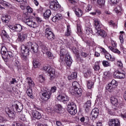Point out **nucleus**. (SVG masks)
I'll list each match as a JSON object with an SVG mask.
<instances>
[{"mask_svg": "<svg viewBox=\"0 0 126 126\" xmlns=\"http://www.w3.org/2000/svg\"><path fill=\"white\" fill-rule=\"evenodd\" d=\"M65 52H66V50L65 49H61L60 51V59L61 61H63V59H64V55H65Z\"/></svg>", "mask_w": 126, "mask_h": 126, "instance_id": "bb28decb", "label": "nucleus"}, {"mask_svg": "<svg viewBox=\"0 0 126 126\" xmlns=\"http://www.w3.org/2000/svg\"><path fill=\"white\" fill-rule=\"evenodd\" d=\"M13 29L17 32H20L22 30V27L19 24H16L13 27Z\"/></svg>", "mask_w": 126, "mask_h": 126, "instance_id": "4be33fe9", "label": "nucleus"}, {"mask_svg": "<svg viewBox=\"0 0 126 126\" xmlns=\"http://www.w3.org/2000/svg\"><path fill=\"white\" fill-rule=\"evenodd\" d=\"M38 49H39V46L36 43L28 42L26 43V46L24 45L21 46V52L22 54H25V55L29 56L30 50L33 53H37Z\"/></svg>", "mask_w": 126, "mask_h": 126, "instance_id": "f03ea898", "label": "nucleus"}, {"mask_svg": "<svg viewBox=\"0 0 126 126\" xmlns=\"http://www.w3.org/2000/svg\"><path fill=\"white\" fill-rule=\"evenodd\" d=\"M65 62L67 66H70L72 63V59L68 54H67L65 58Z\"/></svg>", "mask_w": 126, "mask_h": 126, "instance_id": "f8f14e48", "label": "nucleus"}, {"mask_svg": "<svg viewBox=\"0 0 126 126\" xmlns=\"http://www.w3.org/2000/svg\"><path fill=\"white\" fill-rule=\"evenodd\" d=\"M43 70L48 74L49 76H50V79L52 80L56 76V72H55V69L51 67V66H44L43 68Z\"/></svg>", "mask_w": 126, "mask_h": 126, "instance_id": "423d86ee", "label": "nucleus"}, {"mask_svg": "<svg viewBox=\"0 0 126 126\" xmlns=\"http://www.w3.org/2000/svg\"><path fill=\"white\" fill-rule=\"evenodd\" d=\"M114 10L117 13H119V12H121L122 11V8L120 6H118L116 8H115Z\"/></svg>", "mask_w": 126, "mask_h": 126, "instance_id": "a18cd8bd", "label": "nucleus"}, {"mask_svg": "<svg viewBox=\"0 0 126 126\" xmlns=\"http://www.w3.org/2000/svg\"><path fill=\"white\" fill-rule=\"evenodd\" d=\"M56 91H57V87H56V86H54L52 87L51 89V92L52 93H55V92H56Z\"/></svg>", "mask_w": 126, "mask_h": 126, "instance_id": "4d7b16f0", "label": "nucleus"}, {"mask_svg": "<svg viewBox=\"0 0 126 126\" xmlns=\"http://www.w3.org/2000/svg\"><path fill=\"white\" fill-rule=\"evenodd\" d=\"M85 111L86 113H88L91 109V100H88L85 105Z\"/></svg>", "mask_w": 126, "mask_h": 126, "instance_id": "dca6fc26", "label": "nucleus"}, {"mask_svg": "<svg viewBox=\"0 0 126 126\" xmlns=\"http://www.w3.org/2000/svg\"><path fill=\"white\" fill-rule=\"evenodd\" d=\"M45 37L47 38L48 40H50V41H53V40H55V38H56V36L55 34L53 32H52V28L50 26L46 25L45 27Z\"/></svg>", "mask_w": 126, "mask_h": 126, "instance_id": "20e7f679", "label": "nucleus"}, {"mask_svg": "<svg viewBox=\"0 0 126 126\" xmlns=\"http://www.w3.org/2000/svg\"><path fill=\"white\" fill-rule=\"evenodd\" d=\"M91 115L92 117L93 120L97 119L98 116L99 115V109L97 108H94L93 109Z\"/></svg>", "mask_w": 126, "mask_h": 126, "instance_id": "9b49d317", "label": "nucleus"}, {"mask_svg": "<svg viewBox=\"0 0 126 126\" xmlns=\"http://www.w3.org/2000/svg\"><path fill=\"white\" fill-rule=\"evenodd\" d=\"M26 9L27 12H29V13H32L33 12V9L29 6L26 7Z\"/></svg>", "mask_w": 126, "mask_h": 126, "instance_id": "49530a36", "label": "nucleus"}, {"mask_svg": "<svg viewBox=\"0 0 126 126\" xmlns=\"http://www.w3.org/2000/svg\"><path fill=\"white\" fill-rule=\"evenodd\" d=\"M94 56L95 57H100V53L97 52V50L96 49L94 52Z\"/></svg>", "mask_w": 126, "mask_h": 126, "instance_id": "69168bd1", "label": "nucleus"}, {"mask_svg": "<svg viewBox=\"0 0 126 126\" xmlns=\"http://www.w3.org/2000/svg\"><path fill=\"white\" fill-rule=\"evenodd\" d=\"M39 81L41 83L45 81V77H44L42 75H39Z\"/></svg>", "mask_w": 126, "mask_h": 126, "instance_id": "864d4df0", "label": "nucleus"}, {"mask_svg": "<svg viewBox=\"0 0 126 126\" xmlns=\"http://www.w3.org/2000/svg\"><path fill=\"white\" fill-rule=\"evenodd\" d=\"M85 30L87 32V33H92V29H91V27L90 26V23L86 24Z\"/></svg>", "mask_w": 126, "mask_h": 126, "instance_id": "b1692460", "label": "nucleus"}, {"mask_svg": "<svg viewBox=\"0 0 126 126\" xmlns=\"http://www.w3.org/2000/svg\"><path fill=\"white\" fill-rule=\"evenodd\" d=\"M113 88H116L115 87H114L112 84H109L108 85V86L106 87L107 90L108 91H110V90H112Z\"/></svg>", "mask_w": 126, "mask_h": 126, "instance_id": "37998d69", "label": "nucleus"}, {"mask_svg": "<svg viewBox=\"0 0 126 126\" xmlns=\"http://www.w3.org/2000/svg\"><path fill=\"white\" fill-rule=\"evenodd\" d=\"M108 124L109 126H120L121 123L118 119H110Z\"/></svg>", "mask_w": 126, "mask_h": 126, "instance_id": "9d476101", "label": "nucleus"}, {"mask_svg": "<svg viewBox=\"0 0 126 126\" xmlns=\"http://www.w3.org/2000/svg\"><path fill=\"white\" fill-rule=\"evenodd\" d=\"M97 3H98V5H100V6H104L105 5V0H97Z\"/></svg>", "mask_w": 126, "mask_h": 126, "instance_id": "ea45409f", "label": "nucleus"}, {"mask_svg": "<svg viewBox=\"0 0 126 126\" xmlns=\"http://www.w3.org/2000/svg\"><path fill=\"white\" fill-rule=\"evenodd\" d=\"M72 87H74L75 88H78V82L75 81L72 83Z\"/></svg>", "mask_w": 126, "mask_h": 126, "instance_id": "603ef678", "label": "nucleus"}, {"mask_svg": "<svg viewBox=\"0 0 126 126\" xmlns=\"http://www.w3.org/2000/svg\"><path fill=\"white\" fill-rule=\"evenodd\" d=\"M10 83L11 84H14V83H17V81H16L15 78H12V80L10 81Z\"/></svg>", "mask_w": 126, "mask_h": 126, "instance_id": "052dcab7", "label": "nucleus"}, {"mask_svg": "<svg viewBox=\"0 0 126 126\" xmlns=\"http://www.w3.org/2000/svg\"><path fill=\"white\" fill-rule=\"evenodd\" d=\"M77 30L78 35H81V34L82 33V32H81V29L80 28V27H77Z\"/></svg>", "mask_w": 126, "mask_h": 126, "instance_id": "6e6d98bb", "label": "nucleus"}, {"mask_svg": "<svg viewBox=\"0 0 126 126\" xmlns=\"http://www.w3.org/2000/svg\"><path fill=\"white\" fill-rule=\"evenodd\" d=\"M28 83L29 85V86H30L31 87H34V86H35V84L34 83V82L32 81V79H31V78H28Z\"/></svg>", "mask_w": 126, "mask_h": 126, "instance_id": "f704fd0d", "label": "nucleus"}, {"mask_svg": "<svg viewBox=\"0 0 126 126\" xmlns=\"http://www.w3.org/2000/svg\"><path fill=\"white\" fill-rule=\"evenodd\" d=\"M91 75V71L90 70H88L87 72L84 74V76L86 78H88V77H90Z\"/></svg>", "mask_w": 126, "mask_h": 126, "instance_id": "79ce46f5", "label": "nucleus"}, {"mask_svg": "<svg viewBox=\"0 0 126 126\" xmlns=\"http://www.w3.org/2000/svg\"><path fill=\"white\" fill-rule=\"evenodd\" d=\"M72 50L74 55H75L76 57L77 58H79V51H78V50L76 49V48L73 47L72 48Z\"/></svg>", "mask_w": 126, "mask_h": 126, "instance_id": "473e14b6", "label": "nucleus"}, {"mask_svg": "<svg viewBox=\"0 0 126 126\" xmlns=\"http://www.w3.org/2000/svg\"><path fill=\"white\" fill-rule=\"evenodd\" d=\"M110 84H111V85L113 86L114 87L116 88V86H117L118 85V83L116 81V80H112Z\"/></svg>", "mask_w": 126, "mask_h": 126, "instance_id": "09e8293b", "label": "nucleus"}, {"mask_svg": "<svg viewBox=\"0 0 126 126\" xmlns=\"http://www.w3.org/2000/svg\"><path fill=\"white\" fill-rule=\"evenodd\" d=\"M49 1L50 2V9H52V10H57L58 8L61 7V5L55 1V0H49Z\"/></svg>", "mask_w": 126, "mask_h": 126, "instance_id": "1a4fd4ad", "label": "nucleus"}, {"mask_svg": "<svg viewBox=\"0 0 126 126\" xmlns=\"http://www.w3.org/2000/svg\"><path fill=\"white\" fill-rule=\"evenodd\" d=\"M1 55L3 60H10L12 58V53L11 52H8L6 50L5 46L2 47L1 49Z\"/></svg>", "mask_w": 126, "mask_h": 126, "instance_id": "39448f33", "label": "nucleus"}, {"mask_svg": "<svg viewBox=\"0 0 126 126\" xmlns=\"http://www.w3.org/2000/svg\"><path fill=\"white\" fill-rule=\"evenodd\" d=\"M94 69L97 71V70H99V69H100V65L99 64V62H96L94 64Z\"/></svg>", "mask_w": 126, "mask_h": 126, "instance_id": "a19ab883", "label": "nucleus"}, {"mask_svg": "<svg viewBox=\"0 0 126 126\" xmlns=\"http://www.w3.org/2000/svg\"><path fill=\"white\" fill-rule=\"evenodd\" d=\"M56 125L57 126H62V123L60 121L56 122Z\"/></svg>", "mask_w": 126, "mask_h": 126, "instance_id": "774afa93", "label": "nucleus"}, {"mask_svg": "<svg viewBox=\"0 0 126 126\" xmlns=\"http://www.w3.org/2000/svg\"><path fill=\"white\" fill-rule=\"evenodd\" d=\"M105 58L107 60H113V59H111V55L109 53H106L105 54Z\"/></svg>", "mask_w": 126, "mask_h": 126, "instance_id": "5fc2aeb1", "label": "nucleus"}, {"mask_svg": "<svg viewBox=\"0 0 126 126\" xmlns=\"http://www.w3.org/2000/svg\"><path fill=\"white\" fill-rule=\"evenodd\" d=\"M109 48L110 49V51H112V52H113V53H115V54H118V55L121 54V51H120L118 49L114 48L112 46H109Z\"/></svg>", "mask_w": 126, "mask_h": 126, "instance_id": "2f4dec72", "label": "nucleus"}, {"mask_svg": "<svg viewBox=\"0 0 126 126\" xmlns=\"http://www.w3.org/2000/svg\"><path fill=\"white\" fill-rule=\"evenodd\" d=\"M57 99L61 102L65 101L66 102V103H68L67 106V110L69 114L72 115H75V114L77 113V110H76V105H75L73 102L71 101V100L68 101L69 99L68 98V97L65 95V94H60L58 95Z\"/></svg>", "mask_w": 126, "mask_h": 126, "instance_id": "f257e3e1", "label": "nucleus"}, {"mask_svg": "<svg viewBox=\"0 0 126 126\" xmlns=\"http://www.w3.org/2000/svg\"><path fill=\"white\" fill-rule=\"evenodd\" d=\"M82 94V90L81 88H76V93L75 95H76L77 97H80Z\"/></svg>", "mask_w": 126, "mask_h": 126, "instance_id": "a878e982", "label": "nucleus"}, {"mask_svg": "<svg viewBox=\"0 0 126 126\" xmlns=\"http://www.w3.org/2000/svg\"><path fill=\"white\" fill-rule=\"evenodd\" d=\"M40 93L42 94V99H43L44 101H48V100L51 98V95H52L51 92H48L44 89L42 90Z\"/></svg>", "mask_w": 126, "mask_h": 126, "instance_id": "0eeeda50", "label": "nucleus"}, {"mask_svg": "<svg viewBox=\"0 0 126 126\" xmlns=\"http://www.w3.org/2000/svg\"><path fill=\"white\" fill-rule=\"evenodd\" d=\"M121 44L124 43V37L123 34H121L119 37Z\"/></svg>", "mask_w": 126, "mask_h": 126, "instance_id": "680f3d73", "label": "nucleus"}, {"mask_svg": "<svg viewBox=\"0 0 126 126\" xmlns=\"http://www.w3.org/2000/svg\"><path fill=\"white\" fill-rule=\"evenodd\" d=\"M33 65L35 68H37L40 64V61L38 59H35L33 60Z\"/></svg>", "mask_w": 126, "mask_h": 126, "instance_id": "c85d7f7f", "label": "nucleus"}, {"mask_svg": "<svg viewBox=\"0 0 126 126\" xmlns=\"http://www.w3.org/2000/svg\"><path fill=\"white\" fill-rule=\"evenodd\" d=\"M101 13L102 12L100 10H95V14H96V15H100Z\"/></svg>", "mask_w": 126, "mask_h": 126, "instance_id": "0e129e2a", "label": "nucleus"}, {"mask_svg": "<svg viewBox=\"0 0 126 126\" xmlns=\"http://www.w3.org/2000/svg\"><path fill=\"white\" fill-rule=\"evenodd\" d=\"M75 13L76 14L77 16H78V17H81V16H82L83 12L81 9H77L75 10Z\"/></svg>", "mask_w": 126, "mask_h": 126, "instance_id": "c756f323", "label": "nucleus"}, {"mask_svg": "<svg viewBox=\"0 0 126 126\" xmlns=\"http://www.w3.org/2000/svg\"><path fill=\"white\" fill-rule=\"evenodd\" d=\"M32 116L33 118H35V119H37V120H40V119L42 118L41 113L37 111H33L32 113Z\"/></svg>", "mask_w": 126, "mask_h": 126, "instance_id": "4468645a", "label": "nucleus"}, {"mask_svg": "<svg viewBox=\"0 0 126 126\" xmlns=\"http://www.w3.org/2000/svg\"><path fill=\"white\" fill-rule=\"evenodd\" d=\"M21 15V19H22L23 22L27 24V25L30 27H32V28L38 27V24H37L36 22H33L32 20L28 17V13H23Z\"/></svg>", "mask_w": 126, "mask_h": 126, "instance_id": "7ed1b4c3", "label": "nucleus"}, {"mask_svg": "<svg viewBox=\"0 0 126 126\" xmlns=\"http://www.w3.org/2000/svg\"><path fill=\"white\" fill-rule=\"evenodd\" d=\"M8 115L9 118H14V116H15V111L14 110H11L10 109L8 110Z\"/></svg>", "mask_w": 126, "mask_h": 126, "instance_id": "7c9ffc66", "label": "nucleus"}, {"mask_svg": "<svg viewBox=\"0 0 126 126\" xmlns=\"http://www.w3.org/2000/svg\"><path fill=\"white\" fill-rule=\"evenodd\" d=\"M13 108H15V110L18 113H21L22 111V110L23 109V106H18V105L17 104L15 103L13 105Z\"/></svg>", "mask_w": 126, "mask_h": 126, "instance_id": "6ab92c4d", "label": "nucleus"}, {"mask_svg": "<svg viewBox=\"0 0 126 126\" xmlns=\"http://www.w3.org/2000/svg\"><path fill=\"white\" fill-rule=\"evenodd\" d=\"M12 126H25V125H24V124H22L19 122L16 121L13 123Z\"/></svg>", "mask_w": 126, "mask_h": 126, "instance_id": "4c0bfd02", "label": "nucleus"}, {"mask_svg": "<svg viewBox=\"0 0 126 126\" xmlns=\"http://www.w3.org/2000/svg\"><path fill=\"white\" fill-rule=\"evenodd\" d=\"M117 65H118V66H119V67H121V68H123V63L121 61L117 62Z\"/></svg>", "mask_w": 126, "mask_h": 126, "instance_id": "bf43d9fd", "label": "nucleus"}, {"mask_svg": "<svg viewBox=\"0 0 126 126\" xmlns=\"http://www.w3.org/2000/svg\"><path fill=\"white\" fill-rule=\"evenodd\" d=\"M115 78H125L126 77V72L122 70H118L114 73Z\"/></svg>", "mask_w": 126, "mask_h": 126, "instance_id": "6e6552de", "label": "nucleus"}, {"mask_svg": "<svg viewBox=\"0 0 126 126\" xmlns=\"http://www.w3.org/2000/svg\"><path fill=\"white\" fill-rule=\"evenodd\" d=\"M46 55L48 58H49V59H50V60H52V59L54 58V56L53 55V54H52V53H51L50 52H46Z\"/></svg>", "mask_w": 126, "mask_h": 126, "instance_id": "c03bdc74", "label": "nucleus"}, {"mask_svg": "<svg viewBox=\"0 0 126 126\" xmlns=\"http://www.w3.org/2000/svg\"><path fill=\"white\" fill-rule=\"evenodd\" d=\"M119 1V0H111V2L113 4H117Z\"/></svg>", "mask_w": 126, "mask_h": 126, "instance_id": "e2e57ef3", "label": "nucleus"}, {"mask_svg": "<svg viewBox=\"0 0 126 126\" xmlns=\"http://www.w3.org/2000/svg\"><path fill=\"white\" fill-rule=\"evenodd\" d=\"M2 36H4V37H5V38H7V39H8V38H9V36L8 35L7 33H6L5 31H2Z\"/></svg>", "mask_w": 126, "mask_h": 126, "instance_id": "de8ad7c7", "label": "nucleus"}, {"mask_svg": "<svg viewBox=\"0 0 126 126\" xmlns=\"http://www.w3.org/2000/svg\"><path fill=\"white\" fill-rule=\"evenodd\" d=\"M76 91V88L71 87L69 89V92L72 94V95H75Z\"/></svg>", "mask_w": 126, "mask_h": 126, "instance_id": "e433bc0d", "label": "nucleus"}, {"mask_svg": "<svg viewBox=\"0 0 126 126\" xmlns=\"http://www.w3.org/2000/svg\"><path fill=\"white\" fill-rule=\"evenodd\" d=\"M94 23L96 30H99L100 28H101V24L100 23V21L99 20L95 19L94 20Z\"/></svg>", "mask_w": 126, "mask_h": 126, "instance_id": "412c9836", "label": "nucleus"}, {"mask_svg": "<svg viewBox=\"0 0 126 126\" xmlns=\"http://www.w3.org/2000/svg\"><path fill=\"white\" fill-rule=\"evenodd\" d=\"M94 85V82H92V81L89 80L88 81L87 86L89 89H91V88L93 87Z\"/></svg>", "mask_w": 126, "mask_h": 126, "instance_id": "c9c22d12", "label": "nucleus"}, {"mask_svg": "<svg viewBox=\"0 0 126 126\" xmlns=\"http://www.w3.org/2000/svg\"><path fill=\"white\" fill-rule=\"evenodd\" d=\"M27 94H28V95L30 98L33 99L32 89H31V88H30V87L27 88Z\"/></svg>", "mask_w": 126, "mask_h": 126, "instance_id": "393cba45", "label": "nucleus"}, {"mask_svg": "<svg viewBox=\"0 0 126 126\" xmlns=\"http://www.w3.org/2000/svg\"><path fill=\"white\" fill-rule=\"evenodd\" d=\"M96 34L98 36H101L103 38H105V37H107V32H105V31L101 29H98L97 30Z\"/></svg>", "mask_w": 126, "mask_h": 126, "instance_id": "ddd939ff", "label": "nucleus"}, {"mask_svg": "<svg viewBox=\"0 0 126 126\" xmlns=\"http://www.w3.org/2000/svg\"><path fill=\"white\" fill-rule=\"evenodd\" d=\"M91 8H92V6L90 4H88L86 8V11L89 12V11L91 10Z\"/></svg>", "mask_w": 126, "mask_h": 126, "instance_id": "8fccbe9b", "label": "nucleus"}, {"mask_svg": "<svg viewBox=\"0 0 126 126\" xmlns=\"http://www.w3.org/2000/svg\"><path fill=\"white\" fill-rule=\"evenodd\" d=\"M63 18V17L62 16V14H57L55 16H54L52 18V21L53 22H56V21H59V20H61Z\"/></svg>", "mask_w": 126, "mask_h": 126, "instance_id": "a211bd4d", "label": "nucleus"}, {"mask_svg": "<svg viewBox=\"0 0 126 126\" xmlns=\"http://www.w3.org/2000/svg\"><path fill=\"white\" fill-rule=\"evenodd\" d=\"M18 39H19V40L21 41V42H23V41H24L26 39V38H27V34L18 33Z\"/></svg>", "mask_w": 126, "mask_h": 126, "instance_id": "2eb2a0df", "label": "nucleus"}, {"mask_svg": "<svg viewBox=\"0 0 126 126\" xmlns=\"http://www.w3.org/2000/svg\"><path fill=\"white\" fill-rule=\"evenodd\" d=\"M65 36H70L71 35V29H70V26H67V32L65 33Z\"/></svg>", "mask_w": 126, "mask_h": 126, "instance_id": "72a5a7b5", "label": "nucleus"}, {"mask_svg": "<svg viewBox=\"0 0 126 126\" xmlns=\"http://www.w3.org/2000/svg\"><path fill=\"white\" fill-rule=\"evenodd\" d=\"M9 19H10V16H8V15H3L1 17L2 21L5 23H8L9 21Z\"/></svg>", "mask_w": 126, "mask_h": 126, "instance_id": "aec40b11", "label": "nucleus"}, {"mask_svg": "<svg viewBox=\"0 0 126 126\" xmlns=\"http://www.w3.org/2000/svg\"><path fill=\"white\" fill-rule=\"evenodd\" d=\"M121 117L123 118V119H126V113H125L124 114H122L121 115Z\"/></svg>", "mask_w": 126, "mask_h": 126, "instance_id": "338daca9", "label": "nucleus"}, {"mask_svg": "<svg viewBox=\"0 0 126 126\" xmlns=\"http://www.w3.org/2000/svg\"><path fill=\"white\" fill-rule=\"evenodd\" d=\"M110 100L111 103L112 105H114V106H116V107H117V106L119 105V100H118V98L115 97L114 96H112L110 98Z\"/></svg>", "mask_w": 126, "mask_h": 126, "instance_id": "f3484780", "label": "nucleus"}, {"mask_svg": "<svg viewBox=\"0 0 126 126\" xmlns=\"http://www.w3.org/2000/svg\"><path fill=\"white\" fill-rule=\"evenodd\" d=\"M21 58L23 61H24L25 62H28V57L27 55H25V53H23L21 56Z\"/></svg>", "mask_w": 126, "mask_h": 126, "instance_id": "58836bf2", "label": "nucleus"}, {"mask_svg": "<svg viewBox=\"0 0 126 126\" xmlns=\"http://www.w3.org/2000/svg\"><path fill=\"white\" fill-rule=\"evenodd\" d=\"M81 56L83 58H86V57H87V56H88V55L87 54V53H86L85 52H81Z\"/></svg>", "mask_w": 126, "mask_h": 126, "instance_id": "13d9d810", "label": "nucleus"}, {"mask_svg": "<svg viewBox=\"0 0 126 126\" xmlns=\"http://www.w3.org/2000/svg\"><path fill=\"white\" fill-rule=\"evenodd\" d=\"M102 64L104 66L107 67V66H109L110 64L109 63V62H108V61H104L102 62Z\"/></svg>", "mask_w": 126, "mask_h": 126, "instance_id": "3c124183", "label": "nucleus"}, {"mask_svg": "<svg viewBox=\"0 0 126 126\" xmlns=\"http://www.w3.org/2000/svg\"><path fill=\"white\" fill-rule=\"evenodd\" d=\"M77 77V73L76 72L72 73V74L68 76V79L71 80V79H74Z\"/></svg>", "mask_w": 126, "mask_h": 126, "instance_id": "cd10ccee", "label": "nucleus"}, {"mask_svg": "<svg viewBox=\"0 0 126 126\" xmlns=\"http://www.w3.org/2000/svg\"><path fill=\"white\" fill-rule=\"evenodd\" d=\"M51 14H52V12H51V10L47 9L45 12L44 13V18H45V19H48L51 16Z\"/></svg>", "mask_w": 126, "mask_h": 126, "instance_id": "5701e85b", "label": "nucleus"}]
</instances>
